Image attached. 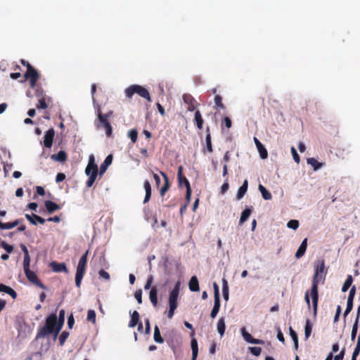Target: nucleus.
Returning <instances> with one entry per match:
<instances>
[{
    "mask_svg": "<svg viewBox=\"0 0 360 360\" xmlns=\"http://www.w3.org/2000/svg\"><path fill=\"white\" fill-rule=\"evenodd\" d=\"M325 269V263L324 260H321L319 264L316 266L315 274L313 276L312 279V285L311 289L309 290H307L304 294V300L308 306V308H311V303L309 300V296H311L312 300V307L313 312L314 316L317 314L318 309V301H319V292H318V285L320 280L322 278V274Z\"/></svg>",
    "mask_w": 360,
    "mask_h": 360,
    "instance_id": "obj_1",
    "label": "nucleus"
},
{
    "mask_svg": "<svg viewBox=\"0 0 360 360\" xmlns=\"http://www.w3.org/2000/svg\"><path fill=\"white\" fill-rule=\"evenodd\" d=\"M57 324V316L55 313H52L46 318L45 325L38 331L36 338H44L51 333L54 334L56 338L58 335H56Z\"/></svg>",
    "mask_w": 360,
    "mask_h": 360,
    "instance_id": "obj_2",
    "label": "nucleus"
},
{
    "mask_svg": "<svg viewBox=\"0 0 360 360\" xmlns=\"http://www.w3.org/2000/svg\"><path fill=\"white\" fill-rule=\"evenodd\" d=\"M112 111H109L106 114H103L100 108L97 110L98 122L96 123L97 128L103 127L105 130L107 136L110 137L112 134V128L109 122V118L112 116Z\"/></svg>",
    "mask_w": 360,
    "mask_h": 360,
    "instance_id": "obj_3",
    "label": "nucleus"
},
{
    "mask_svg": "<svg viewBox=\"0 0 360 360\" xmlns=\"http://www.w3.org/2000/svg\"><path fill=\"white\" fill-rule=\"evenodd\" d=\"M180 281H177L172 290L169 292V309L168 311L167 317L169 319H172L174 314V311L178 307V297L180 292Z\"/></svg>",
    "mask_w": 360,
    "mask_h": 360,
    "instance_id": "obj_4",
    "label": "nucleus"
},
{
    "mask_svg": "<svg viewBox=\"0 0 360 360\" xmlns=\"http://www.w3.org/2000/svg\"><path fill=\"white\" fill-rule=\"evenodd\" d=\"M124 93L126 97L128 98H131L135 94H137L139 96L146 99L148 101H151L150 95L148 89L138 84L129 86L125 89Z\"/></svg>",
    "mask_w": 360,
    "mask_h": 360,
    "instance_id": "obj_5",
    "label": "nucleus"
},
{
    "mask_svg": "<svg viewBox=\"0 0 360 360\" xmlns=\"http://www.w3.org/2000/svg\"><path fill=\"white\" fill-rule=\"evenodd\" d=\"M25 79L29 80L30 87L34 89L37 85V82L39 79V74L37 70L30 63L27 64V71L24 75Z\"/></svg>",
    "mask_w": 360,
    "mask_h": 360,
    "instance_id": "obj_6",
    "label": "nucleus"
},
{
    "mask_svg": "<svg viewBox=\"0 0 360 360\" xmlns=\"http://www.w3.org/2000/svg\"><path fill=\"white\" fill-rule=\"evenodd\" d=\"M25 276L28 281L41 289L45 290L46 286L39 280L37 274L30 269L25 271Z\"/></svg>",
    "mask_w": 360,
    "mask_h": 360,
    "instance_id": "obj_7",
    "label": "nucleus"
},
{
    "mask_svg": "<svg viewBox=\"0 0 360 360\" xmlns=\"http://www.w3.org/2000/svg\"><path fill=\"white\" fill-rule=\"evenodd\" d=\"M356 293V287L355 285H353L349 293V296L347 298V308L344 312V316H347L348 314L350 313V311L352 310L353 308V300L354 297Z\"/></svg>",
    "mask_w": 360,
    "mask_h": 360,
    "instance_id": "obj_8",
    "label": "nucleus"
},
{
    "mask_svg": "<svg viewBox=\"0 0 360 360\" xmlns=\"http://www.w3.org/2000/svg\"><path fill=\"white\" fill-rule=\"evenodd\" d=\"M183 100L184 103L188 105V110L189 111L195 110L197 108V105H198V102L191 94H184Z\"/></svg>",
    "mask_w": 360,
    "mask_h": 360,
    "instance_id": "obj_9",
    "label": "nucleus"
},
{
    "mask_svg": "<svg viewBox=\"0 0 360 360\" xmlns=\"http://www.w3.org/2000/svg\"><path fill=\"white\" fill-rule=\"evenodd\" d=\"M55 130L53 128L49 129L46 131L44 136V145L46 148H51L53 145Z\"/></svg>",
    "mask_w": 360,
    "mask_h": 360,
    "instance_id": "obj_10",
    "label": "nucleus"
},
{
    "mask_svg": "<svg viewBox=\"0 0 360 360\" xmlns=\"http://www.w3.org/2000/svg\"><path fill=\"white\" fill-rule=\"evenodd\" d=\"M241 335L243 339L248 343L251 344H264V341L259 339H255L246 331L245 328L243 327L240 328Z\"/></svg>",
    "mask_w": 360,
    "mask_h": 360,
    "instance_id": "obj_11",
    "label": "nucleus"
},
{
    "mask_svg": "<svg viewBox=\"0 0 360 360\" xmlns=\"http://www.w3.org/2000/svg\"><path fill=\"white\" fill-rule=\"evenodd\" d=\"M87 255L88 251H86L80 258L78 265L77 266L76 274L84 275L86 266L87 263Z\"/></svg>",
    "mask_w": 360,
    "mask_h": 360,
    "instance_id": "obj_12",
    "label": "nucleus"
},
{
    "mask_svg": "<svg viewBox=\"0 0 360 360\" xmlns=\"http://www.w3.org/2000/svg\"><path fill=\"white\" fill-rule=\"evenodd\" d=\"M98 174V166L95 162L94 155H90L89 163L85 169V173L86 175H89L91 173Z\"/></svg>",
    "mask_w": 360,
    "mask_h": 360,
    "instance_id": "obj_13",
    "label": "nucleus"
},
{
    "mask_svg": "<svg viewBox=\"0 0 360 360\" xmlns=\"http://www.w3.org/2000/svg\"><path fill=\"white\" fill-rule=\"evenodd\" d=\"M50 266L53 271L59 273V272H65L68 273V268L65 263H58L57 262H52L50 264Z\"/></svg>",
    "mask_w": 360,
    "mask_h": 360,
    "instance_id": "obj_14",
    "label": "nucleus"
},
{
    "mask_svg": "<svg viewBox=\"0 0 360 360\" xmlns=\"http://www.w3.org/2000/svg\"><path fill=\"white\" fill-rule=\"evenodd\" d=\"M160 174L162 176L165 181L164 185L160 189V194L161 197H164L167 191L169 189L170 184L169 177L164 172L160 171Z\"/></svg>",
    "mask_w": 360,
    "mask_h": 360,
    "instance_id": "obj_15",
    "label": "nucleus"
},
{
    "mask_svg": "<svg viewBox=\"0 0 360 360\" xmlns=\"http://www.w3.org/2000/svg\"><path fill=\"white\" fill-rule=\"evenodd\" d=\"M254 141L261 158L266 159L268 156V153L264 145L256 137L254 138Z\"/></svg>",
    "mask_w": 360,
    "mask_h": 360,
    "instance_id": "obj_16",
    "label": "nucleus"
},
{
    "mask_svg": "<svg viewBox=\"0 0 360 360\" xmlns=\"http://www.w3.org/2000/svg\"><path fill=\"white\" fill-rule=\"evenodd\" d=\"M51 159L53 161L64 162L68 159V155L64 150H60L57 154L51 155Z\"/></svg>",
    "mask_w": 360,
    "mask_h": 360,
    "instance_id": "obj_17",
    "label": "nucleus"
},
{
    "mask_svg": "<svg viewBox=\"0 0 360 360\" xmlns=\"http://www.w3.org/2000/svg\"><path fill=\"white\" fill-rule=\"evenodd\" d=\"M23 221V219H18L12 222L8 223H2L0 221V229H11L18 224H20Z\"/></svg>",
    "mask_w": 360,
    "mask_h": 360,
    "instance_id": "obj_18",
    "label": "nucleus"
},
{
    "mask_svg": "<svg viewBox=\"0 0 360 360\" xmlns=\"http://www.w3.org/2000/svg\"><path fill=\"white\" fill-rule=\"evenodd\" d=\"M112 155H109L105 158V160L100 166V170H99L100 175H102L105 172L108 167L112 163Z\"/></svg>",
    "mask_w": 360,
    "mask_h": 360,
    "instance_id": "obj_19",
    "label": "nucleus"
},
{
    "mask_svg": "<svg viewBox=\"0 0 360 360\" xmlns=\"http://www.w3.org/2000/svg\"><path fill=\"white\" fill-rule=\"evenodd\" d=\"M45 207L49 214L60 209V206L51 200H46L44 202Z\"/></svg>",
    "mask_w": 360,
    "mask_h": 360,
    "instance_id": "obj_20",
    "label": "nucleus"
},
{
    "mask_svg": "<svg viewBox=\"0 0 360 360\" xmlns=\"http://www.w3.org/2000/svg\"><path fill=\"white\" fill-rule=\"evenodd\" d=\"M0 292L8 294L13 299H15L17 297L16 292L11 287L3 283H0Z\"/></svg>",
    "mask_w": 360,
    "mask_h": 360,
    "instance_id": "obj_21",
    "label": "nucleus"
},
{
    "mask_svg": "<svg viewBox=\"0 0 360 360\" xmlns=\"http://www.w3.org/2000/svg\"><path fill=\"white\" fill-rule=\"evenodd\" d=\"M307 238H304L301 245H300L298 250H297L296 253H295V257L299 259L300 257H302L305 252H306V250H307Z\"/></svg>",
    "mask_w": 360,
    "mask_h": 360,
    "instance_id": "obj_22",
    "label": "nucleus"
},
{
    "mask_svg": "<svg viewBox=\"0 0 360 360\" xmlns=\"http://www.w3.org/2000/svg\"><path fill=\"white\" fill-rule=\"evenodd\" d=\"M143 187L146 191V195L143 200V203H146L149 201L151 197V185L148 180H145L143 183Z\"/></svg>",
    "mask_w": 360,
    "mask_h": 360,
    "instance_id": "obj_23",
    "label": "nucleus"
},
{
    "mask_svg": "<svg viewBox=\"0 0 360 360\" xmlns=\"http://www.w3.org/2000/svg\"><path fill=\"white\" fill-rule=\"evenodd\" d=\"M188 287L190 290L192 292L199 291V283L195 276H192L191 278L190 279V281L188 283Z\"/></svg>",
    "mask_w": 360,
    "mask_h": 360,
    "instance_id": "obj_24",
    "label": "nucleus"
},
{
    "mask_svg": "<svg viewBox=\"0 0 360 360\" xmlns=\"http://www.w3.org/2000/svg\"><path fill=\"white\" fill-rule=\"evenodd\" d=\"M149 297L153 307H156L158 306V290L156 286H153L151 288L149 294Z\"/></svg>",
    "mask_w": 360,
    "mask_h": 360,
    "instance_id": "obj_25",
    "label": "nucleus"
},
{
    "mask_svg": "<svg viewBox=\"0 0 360 360\" xmlns=\"http://www.w3.org/2000/svg\"><path fill=\"white\" fill-rule=\"evenodd\" d=\"M65 321V310L61 309L59 312V317L57 318V328H56V335H58Z\"/></svg>",
    "mask_w": 360,
    "mask_h": 360,
    "instance_id": "obj_26",
    "label": "nucleus"
},
{
    "mask_svg": "<svg viewBox=\"0 0 360 360\" xmlns=\"http://www.w3.org/2000/svg\"><path fill=\"white\" fill-rule=\"evenodd\" d=\"M359 314H360V305L358 307L357 315H356V320H355V322H354V323L353 325L352 330L351 339H352V341L354 340V339H355V338L356 336L357 330H358Z\"/></svg>",
    "mask_w": 360,
    "mask_h": 360,
    "instance_id": "obj_27",
    "label": "nucleus"
},
{
    "mask_svg": "<svg viewBox=\"0 0 360 360\" xmlns=\"http://www.w3.org/2000/svg\"><path fill=\"white\" fill-rule=\"evenodd\" d=\"M194 122L198 129H202L204 120H203L202 115L199 110H197L195 112Z\"/></svg>",
    "mask_w": 360,
    "mask_h": 360,
    "instance_id": "obj_28",
    "label": "nucleus"
},
{
    "mask_svg": "<svg viewBox=\"0 0 360 360\" xmlns=\"http://www.w3.org/2000/svg\"><path fill=\"white\" fill-rule=\"evenodd\" d=\"M191 346L192 349V360H196L198 354V346L197 340L195 338L191 339Z\"/></svg>",
    "mask_w": 360,
    "mask_h": 360,
    "instance_id": "obj_29",
    "label": "nucleus"
},
{
    "mask_svg": "<svg viewBox=\"0 0 360 360\" xmlns=\"http://www.w3.org/2000/svg\"><path fill=\"white\" fill-rule=\"evenodd\" d=\"M248 181L245 180L243 185L239 188L237 192L236 198L238 200L241 199L245 194L248 190Z\"/></svg>",
    "mask_w": 360,
    "mask_h": 360,
    "instance_id": "obj_30",
    "label": "nucleus"
},
{
    "mask_svg": "<svg viewBox=\"0 0 360 360\" xmlns=\"http://www.w3.org/2000/svg\"><path fill=\"white\" fill-rule=\"evenodd\" d=\"M206 137H205V142H206V148L209 153H212V140H211V134H210V129L209 127L206 128Z\"/></svg>",
    "mask_w": 360,
    "mask_h": 360,
    "instance_id": "obj_31",
    "label": "nucleus"
},
{
    "mask_svg": "<svg viewBox=\"0 0 360 360\" xmlns=\"http://www.w3.org/2000/svg\"><path fill=\"white\" fill-rule=\"evenodd\" d=\"M139 321V314L137 311H134L131 314V320L129 323V327H130V328L135 327L138 324Z\"/></svg>",
    "mask_w": 360,
    "mask_h": 360,
    "instance_id": "obj_32",
    "label": "nucleus"
},
{
    "mask_svg": "<svg viewBox=\"0 0 360 360\" xmlns=\"http://www.w3.org/2000/svg\"><path fill=\"white\" fill-rule=\"evenodd\" d=\"M220 309V299H214V307L210 314V316L214 319Z\"/></svg>",
    "mask_w": 360,
    "mask_h": 360,
    "instance_id": "obj_33",
    "label": "nucleus"
},
{
    "mask_svg": "<svg viewBox=\"0 0 360 360\" xmlns=\"http://www.w3.org/2000/svg\"><path fill=\"white\" fill-rule=\"evenodd\" d=\"M307 164L310 165L311 167H314V170H318L323 166V163H321L318 162L315 158H309L307 160Z\"/></svg>",
    "mask_w": 360,
    "mask_h": 360,
    "instance_id": "obj_34",
    "label": "nucleus"
},
{
    "mask_svg": "<svg viewBox=\"0 0 360 360\" xmlns=\"http://www.w3.org/2000/svg\"><path fill=\"white\" fill-rule=\"evenodd\" d=\"M259 190L264 200H271L272 198L271 193L262 184L259 185Z\"/></svg>",
    "mask_w": 360,
    "mask_h": 360,
    "instance_id": "obj_35",
    "label": "nucleus"
},
{
    "mask_svg": "<svg viewBox=\"0 0 360 360\" xmlns=\"http://www.w3.org/2000/svg\"><path fill=\"white\" fill-rule=\"evenodd\" d=\"M226 329V325H225V321L224 319L220 318L217 323V330L221 336H222L224 334Z\"/></svg>",
    "mask_w": 360,
    "mask_h": 360,
    "instance_id": "obj_36",
    "label": "nucleus"
},
{
    "mask_svg": "<svg viewBox=\"0 0 360 360\" xmlns=\"http://www.w3.org/2000/svg\"><path fill=\"white\" fill-rule=\"evenodd\" d=\"M222 292L224 299L227 301L229 300V285L226 279L222 280Z\"/></svg>",
    "mask_w": 360,
    "mask_h": 360,
    "instance_id": "obj_37",
    "label": "nucleus"
},
{
    "mask_svg": "<svg viewBox=\"0 0 360 360\" xmlns=\"http://www.w3.org/2000/svg\"><path fill=\"white\" fill-rule=\"evenodd\" d=\"M251 214V210L249 208L245 209L242 213L240 218L239 223L240 224H243L250 217Z\"/></svg>",
    "mask_w": 360,
    "mask_h": 360,
    "instance_id": "obj_38",
    "label": "nucleus"
},
{
    "mask_svg": "<svg viewBox=\"0 0 360 360\" xmlns=\"http://www.w3.org/2000/svg\"><path fill=\"white\" fill-rule=\"evenodd\" d=\"M353 282V278L351 275H348L345 283H343V285L342 287V291L346 292L348 290V289L350 288Z\"/></svg>",
    "mask_w": 360,
    "mask_h": 360,
    "instance_id": "obj_39",
    "label": "nucleus"
},
{
    "mask_svg": "<svg viewBox=\"0 0 360 360\" xmlns=\"http://www.w3.org/2000/svg\"><path fill=\"white\" fill-rule=\"evenodd\" d=\"M154 340L158 343L164 342V339L160 335V329L158 326H155L154 328Z\"/></svg>",
    "mask_w": 360,
    "mask_h": 360,
    "instance_id": "obj_40",
    "label": "nucleus"
},
{
    "mask_svg": "<svg viewBox=\"0 0 360 360\" xmlns=\"http://www.w3.org/2000/svg\"><path fill=\"white\" fill-rule=\"evenodd\" d=\"M214 105L215 108L218 109L224 110L225 105H224L222 102V98L219 95H216L214 97Z\"/></svg>",
    "mask_w": 360,
    "mask_h": 360,
    "instance_id": "obj_41",
    "label": "nucleus"
},
{
    "mask_svg": "<svg viewBox=\"0 0 360 360\" xmlns=\"http://www.w3.org/2000/svg\"><path fill=\"white\" fill-rule=\"evenodd\" d=\"M312 325L309 319H307L304 328L305 339H308L311 333Z\"/></svg>",
    "mask_w": 360,
    "mask_h": 360,
    "instance_id": "obj_42",
    "label": "nucleus"
},
{
    "mask_svg": "<svg viewBox=\"0 0 360 360\" xmlns=\"http://www.w3.org/2000/svg\"><path fill=\"white\" fill-rule=\"evenodd\" d=\"M127 136L131 139V141L134 143L137 141L138 131L135 129H131L128 131Z\"/></svg>",
    "mask_w": 360,
    "mask_h": 360,
    "instance_id": "obj_43",
    "label": "nucleus"
},
{
    "mask_svg": "<svg viewBox=\"0 0 360 360\" xmlns=\"http://www.w3.org/2000/svg\"><path fill=\"white\" fill-rule=\"evenodd\" d=\"M97 175H98V174H95V172L94 174L91 173L89 175V179L86 182V185L88 188H90L91 186H92V185L94 184V183L96 181Z\"/></svg>",
    "mask_w": 360,
    "mask_h": 360,
    "instance_id": "obj_44",
    "label": "nucleus"
},
{
    "mask_svg": "<svg viewBox=\"0 0 360 360\" xmlns=\"http://www.w3.org/2000/svg\"><path fill=\"white\" fill-rule=\"evenodd\" d=\"M86 320L88 321L92 322L93 323H96V312L93 309H89L87 313Z\"/></svg>",
    "mask_w": 360,
    "mask_h": 360,
    "instance_id": "obj_45",
    "label": "nucleus"
},
{
    "mask_svg": "<svg viewBox=\"0 0 360 360\" xmlns=\"http://www.w3.org/2000/svg\"><path fill=\"white\" fill-rule=\"evenodd\" d=\"M191 188L189 183V181H186V204L188 205L191 200Z\"/></svg>",
    "mask_w": 360,
    "mask_h": 360,
    "instance_id": "obj_46",
    "label": "nucleus"
},
{
    "mask_svg": "<svg viewBox=\"0 0 360 360\" xmlns=\"http://www.w3.org/2000/svg\"><path fill=\"white\" fill-rule=\"evenodd\" d=\"M287 226L293 230H296L299 227V221L296 219H291L288 222Z\"/></svg>",
    "mask_w": 360,
    "mask_h": 360,
    "instance_id": "obj_47",
    "label": "nucleus"
},
{
    "mask_svg": "<svg viewBox=\"0 0 360 360\" xmlns=\"http://www.w3.org/2000/svg\"><path fill=\"white\" fill-rule=\"evenodd\" d=\"M69 336V333L67 331H63L59 337V343L60 345L62 346L64 345L65 340Z\"/></svg>",
    "mask_w": 360,
    "mask_h": 360,
    "instance_id": "obj_48",
    "label": "nucleus"
},
{
    "mask_svg": "<svg viewBox=\"0 0 360 360\" xmlns=\"http://www.w3.org/2000/svg\"><path fill=\"white\" fill-rule=\"evenodd\" d=\"M37 108L38 109H46L47 108V104L44 97L42 96L39 98V102L37 104Z\"/></svg>",
    "mask_w": 360,
    "mask_h": 360,
    "instance_id": "obj_49",
    "label": "nucleus"
},
{
    "mask_svg": "<svg viewBox=\"0 0 360 360\" xmlns=\"http://www.w3.org/2000/svg\"><path fill=\"white\" fill-rule=\"evenodd\" d=\"M30 255H24L23 269L24 271L30 269Z\"/></svg>",
    "mask_w": 360,
    "mask_h": 360,
    "instance_id": "obj_50",
    "label": "nucleus"
},
{
    "mask_svg": "<svg viewBox=\"0 0 360 360\" xmlns=\"http://www.w3.org/2000/svg\"><path fill=\"white\" fill-rule=\"evenodd\" d=\"M225 126L227 129H230L232 126V122L229 117H224L221 122V127Z\"/></svg>",
    "mask_w": 360,
    "mask_h": 360,
    "instance_id": "obj_51",
    "label": "nucleus"
},
{
    "mask_svg": "<svg viewBox=\"0 0 360 360\" xmlns=\"http://www.w3.org/2000/svg\"><path fill=\"white\" fill-rule=\"evenodd\" d=\"M1 248H3L8 253H11L13 250V247L11 245L8 244L5 241H2L1 243Z\"/></svg>",
    "mask_w": 360,
    "mask_h": 360,
    "instance_id": "obj_52",
    "label": "nucleus"
},
{
    "mask_svg": "<svg viewBox=\"0 0 360 360\" xmlns=\"http://www.w3.org/2000/svg\"><path fill=\"white\" fill-rule=\"evenodd\" d=\"M250 352L255 356H259L261 354L262 348L259 347H250Z\"/></svg>",
    "mask_w": 360,
    "mask_h": 360,
    "instance_id": "obj_53",
    "label": "nucleus"
},
{
    "mask_svg": "<svg viewBox=\"0 0 360 360\" xmlns=\"http://www.w3.org/2000/svg\"><path fill=\"white\" fill-rule=\"evenodd\" d=\"M360 352V336L358 338L356 345L353 352L352 356H357Z\"/></svg>",
    "mask_w": 360,
    "mask_h": 360,
    "instance_id": "obj_54",
    "label": "nucleus"
},
{
    "mask_svg": "<svg viewBox=\"0 0 360 360\" xmlns=\"http://www.w3.org/2000/svg\"><path fill=\"white\" fill-rule=\"evenodd\" d=\"M134 297L137 300L139 304L142 303V291L141 290H136L134 293Z\"/></svg>",
    "mask_w": 360,
    "mask_h": 360,
    "instance_id": "obj_55",
    "label": "nucleus"
},
{
    "mask_svg": "<svg viewBox=\"0 0 360 360\" xmlns=\"http://www.w3.org/2000/svg\"><path fill=\"white\" fill-rule=\"evenodd\" d=\"M345 348H342L340 352L338 355L335 356L333 360H343L345 355Z\"/></svg>",
    "mask_w": 360,
    "mask_h": 360,
    "instance_id": "obj_56",
    "label": "nucleus"
},
{
    "mask_svg": "<svg viewBox=\"0 0 360 360\" xmlns=\"http://www.w3.org/2000/svg\"><path fill=\"white\" fill-rule=\"evenodd\" d=\"M84 277V275L76 274L75 275V285L77 288H79L81 285L82 280Z\"/></svg>",
    "mask_w": 360,
    "mask_h": 360,
    "instance_id": "obj_57",
    "label": "nucleus"
},
{
    "mask_svg": "<svg viewBox=\"0 0 360 360\" xmlns=\"http://www.w3.org/2000/svg\"><path fill=\"white\" fill-rule=\"evenodd\" d=\"M214 288V299H220L219 286L216 283H213Z\"/></svg>",
    "mask_w": 360,
    "mask_h": 360,
    "instance_id": "obj_58",
    "label": "nucleus"
},
{
    "mask_svg": "<svg viewBox=\"0 0 360 360\" xmlns=\"http://www.w3.org/2000/svg\"><path fill=\"white\" fill-rule=\"evenodd\" d=\"M98 274L101 277L103 278L104 279L109 281L110 280V274L105 271L103 269H101L98 272Z\"/></svg>",
    "mask_w": 360,
    "mask_h": 360,
    "instance_id": "obj_59",
    "label": "nucleus"
},
{
    "mask_svg": "<svg viewBox=\"0 0 360 360\" xmlns=\"http://www.w3.org/2000/svg\"><path fill=\"white\" fill-rule=\"evenodd\" d=\"M291 152H292V155L295 162H296L297 163H299L300 160V156L298 155V154L294 147L291 148Z\"/></svg>",
    "mask_w": 360,
    "mask_h": 360,
    "instance_id": "obj_60",
    "label": "nucleus"
},
{
    "mask_svg": "<svg viewBox=\"0 0 360 360\" xmlns=\"http://www.w3.org/2000/svg\"><path fill=\"white\" fill-rule=\"evenodd\" d=\"M153 281V276L150 275L148 276V278L147 279V281L145 284L144 288L146 290L150 288Z\"/></svg>",
    "mask_w": 360,
    "mask_h": 360,
    "instance_id": "obj_61",
    "label": "nucleus"
},
{
    "mask_svg": "<svg viewBox=\"0 0 360 360\" xmlns=\"http://www.w3.org/2000/svg\"><path fill=\"white\" fill-rule=\"evenodd\" d=\"M153 179L155 180V186L157 188H158L160 185V183H161V179H160V177L159 176V175L156 173H154L153 172Z\"/></svg>",
    "mask_w": 360,
    "mask_h": 360,
    "instance_id": "obj_62",
    "label": "nucleus"
},
{
    "mask_svg": "<svg viewBox=\"0 0 360 360\" xmlns=\"http://www.w3.org/2000/svg\"><path fill=\"white\" fill-rule=\"evenodd\" d=\"M65 179V174L64 173H58L56 176V181L57 183L62 182Z\"/></svg>",
    "mask_w": 360,
    "mask_h": 360,
    "instance_id": "obj_63",
    "label": "nucleus"
},
{
    "mask_svg": "<svg viewBox=\"0 0 360 360\" xmlns=\"http://www.w3.org/2000/svg\"><path fill=\"white\" fill-rule=\"evenodd\" d=\"M26 219L33 225H37V221L34 220V214L32 215H30L29 214H25Z\"/></svg>",
    "mask_w": 360,
    "mask_h": 360,
    "instance_id": "obj_64",
    "label": "nucleus"
}]
</instances>
